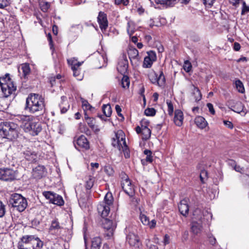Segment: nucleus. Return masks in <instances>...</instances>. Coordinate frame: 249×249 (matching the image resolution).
<instances>
[{
	"label": "nucleus",
	"instance_id": "nucleus-24",
	"mask_svg": "<svg viewBox=\"0 0 249 249\" xmlns=\"http://www.w3.org/2000/svg\"><path fill=\"white\" fill-rule=\"evenodd\" d=\"M157 4H161L166 6H173L174 5L177 0H154Z\"/></svg>",
	"mask_w": 249,
	"mask_h": 249
},
{
	"label": "nucleus",
	"instance_id": "nucleus-30",
	"mask_svg": "<svg viewBox=\"0 0 249 249\" xmlns=\"http://www.w3.org/2000/svg\"><path fill=\"white\" fill-rule=\"evenodd\" d=\"M149 124V122L145 120H142L141 122V126H137L136 127V131L138 134H140L141 132V130L143 129L144 128H148V125Z\"/></svg>",
	"mask_w": 249,
	"mask_h": 249
},
{
	"label": "nucleus",
	"instance_id": "nucleus-42",
	"mask_svg": "<svg viewBox=\"0 0 249 249\" xmlns=\"http://www.w3.org/2000/svg\"><path fill=\"white\" fill-rule=\"evenodd\" d=\"M128 53L129 57L133 58L137 57L139 54L138 51L135 48L130 49Z\"/></svg>",
	"mask_w": 249,
	"mask_h": 249
},
{
	"label": "nucleus",
	"instance_id": "nucleus-22",
	"mask_svg": "<svg viewBox=\"0 0 249 249\" xmlns=\"http://www.w3.org/2000/svg\"><path fill=\"white\" fill-rule=\"evenodd\" d=\"M61 229L58 221L57 220H53L51 223L49 228V231L52 234H57L58 231Z\"/></svg>",
	"mask_w": 249,
	"mask_h": 249
},
{
	"label": "nucleus",
	"instance_id": "nucleus-49",
	"mask_svg": "<svg viewBox=\"0 0 249 249\" xmlns=\"http://www.w3.org/2000/svg\"><path fill=\"white\" fill-rule=\"evenodd\" d=\"M183 69L187 72L190 71L192 69V65L189 61H185L184 62Z\"/></svg>",
	"mask_w": 249,
	"mask_h": 249
},
{
	"label": "nucleus",
	"instance_id": "nucleus-43",
	"mask_svg": "<svg viewBox=\"0 0 249 249\" xmlns=\"http://www.w3.org/2000/svg\"><path fill=\"white\" fill-rule=\"evenodd\" d=\"M130 82L128 76L124 75L122 79V86L124 88H128Z\"/></svg>",
	"mask_w": 249,
	"mask_h": 249
},
{
	"label": "nucleus",
	"instance_id": "nucleus-48",
	"mask_svg": "<svg viewBox=\"0 0 249 249\" xmlns=\"http://www.w3.org/2000/svg\"><path fill=\"white\" fill-rule=\"evenodd\" d=\"M54 194H55L50 191L44 192L43 193V196L47 199H49L50 202H51L53 198H54Z\"/></svg>",
	"mask_w": 249,
	"mask_h": 249
},
{
	"label": "nucleus",
	"instance_id": "nucleus-16",
	"mask_svg": "<svg viewBox=\"0 0 249 249\" xmlns=\"http://www.w3.org/2000/svg\"><path fill=\"white\" fill-rule=\"evenodd\" d=\"M34 178L40 179L46 175L45 168L43 165H38L33 169L32 172Z\"/></svg>",
	"mask_w": 249,
	"mask_h": 249
},
{
	"label": "nucleus",
	"instance_id": "nucleus-6",
	"mask_svg": "<svg viewBox=\"0 0 249 249\" xmlns=\"http://www.w3.org/2000/svg\"><path fill=\"white\" fill-rule=\"evenodd\" d=\"M9 203L12 207L16 208L17 210L23 212L27 206L26 199L18 194H13L9 199Z\"/></svg>",
	"mask_w": 249,
	"mask_h": 249
},
{
	"label": "nucleus",
	"instance_id": "nucleus-45",
	"mask_svg": "<svg viewBox=\"0 0 249 249\" xmlns=\"http://www.w3.org/2000/svg\"><path fill=\"white\" fill-rule=\"evenodd\" d=\"M166 104L168 107V113L170 116H172L174 111L173 105L171 101L167 100L166 101Z\"/></svg>",
	"mask_w": 249,
	"mask_h": 249
},
{
	"label": "nucleus",
	"instance_id": "nucleus-62",
	"mask_svg": "<svg viewBox=\"0 0 249 249\" xmlns=\"http://www.w3.org/2000/svg\"><path fill=\"white\" fill-rule=\"evenodd\" d=\"M209 241L210 243L213 246H214L216 244V239L213 236L209 237Z\"/></svg>",
	"mask_w": 249,
	"mask_h": 249
},
{
	"label": "nucleus",
	"instance_id": "nucleus-9",
	"mask_svg": "<svg viewBox=\"0 0 249 249\" xmlns=\"http://www.w3.org/2000/svg\"><path fill=\"white\" fill-rule=\"evenodd\" d=\"M105 217H103L104 219L102 220V226L104 229L107 230V231L105 233V235L108 238H110L113 234L114 230L116 226V223L115 221Z\"/></svg>",
	"mask_w": 249,
	"mask_h": 249
},
{
	"label": "nucleus",
	"instance_id": "nucleus-18",
	"mask_svg": "<svg viewBox=\"0 0 249 249\" xmlns=\"http://www.w3.org/2000/svg\"><path fill=\"white\" fill-rule=\"evenodd\" d=\"M23 153L25 156V158L29 161L32 162L35 161L36 159L37 156L36 153L30 148L28 147L25 150V148H24Z\"/></svg>",
	"mask_w": 249,
	"mask_h": 249
},
{
	"label": "nucleus",
	"instance_id": "nucleus-11",
	"mask_svg": "<svg viewBox=\"0 0 249 249\" xmlns=\"http://www.w3.org/2000/svg\"><path fill=\"white\" fill-rule=\"evenodd\" d=\"M124 141H125L124 133L121 130L118 131L115 134V137L112 139V145L121 151Z\"/></svg>",
	"mask_w": 249,
	"mask_h": 249
},
{
	"label": "nucleus",
	"instance_id": "nucleus-3",
	"mask_svg": "<svg viewBox=\"0 0 249 249\" xmlns=\"http://www.w3.org/2000/svg\"><path fill=\"white\" fill-rule=\"evenodd\" d=\"M17 125L14 123L2 122L0 123V137L13 141L18 137Z\"/></svg>",
	"mask_w": 249,
	"mask_h": 249
},
{
	"label": "nucleus",
	"instance_id": "nucleus-57",
	"mask_svg": "<svg viewBox=\"0 0 249 249\" xmlns=\"http://www.w3.org/2000/svg\"><path fill=\"white\" fill-rule=\"evenodd\" d=\"M207 106L209 108L210 112L213 115L215 114V111L213 104H212L211 103H208L207 104Z\"/></svg>",
	"mask_w": 249,
	"mask_h": 249
},
{
	"label": "nucleus",
	"instance_id": "nucleus-29",
	"mask_svg": "<svg viewBox=\"0 0 249 249\" xmlns=\"http://www.w3.org/2000/svg\"><path fill=\"white\" fill-rule=\"evenodd\" d=\"M68 63L71 66V69L79 68L82 64V62H77V59L73 57L67 60Z\"/></svg>",
	"mask_w": 249,
	"mask_h": 249
},
{
	"label": "nucleus",
	"instance_id": "nucleus-15",
	"mask_svg": "<svg viewBox=\"0 0 249 249\" xmlns=\"http://www.w3.org/2000/svg\"><path fill=\"white\" fill-rule=\"evenodd\" d=\"M188 202V199L184 198L180 201L178 205V210L180 213L185 216H186L188 214L189 210V207Z\"/></svg>",
	"mask_w": 249,
	"mask_h": 249
},
{
	"label": "nucleus",
	"instance_id": "nucleus-47",
	"mask_svg": "<svg viewBox=\"0 0 249 249\" xmlns=\"http://www.w3.org/2000/svg\"><path fill=\"white\" fill-rule=\"evenodd\" d=\"M144 114L148 116H153L156 114V110L154 108H147L145 110Z\"/></svg>",
	"mask_w": 249,
	"mask_h": 249
},
{
	"label": "nucleus",
	"instance_id": "nucleus-20",
	"mask_svg": "<svg viewBox=\"0 0 249 249\" xmlns=\"http://www.w3.org/2000/svg\"><path fill=\"white\" fill-rule=\"evenodd\" d=\"M195 123L197 126L200 129L205 128L208 124L205 119L201 116H198L196 117L195 119Z\"/></svg>",
	"mask_w": 249,
	"mask_h": 249
},
{
	"label": "nucleus",
	"instance_id": "nucleus-19",
	"mask_svg": "<svg viewBox=\"0 0 249 249\" xmlns=\"http://www.w3.org/2000/svg\"><path fill=\"white\" fill-rule=\"evenodd\" d=\"M183 112L179 109L176 110L174 117V122L175 124L178 126H181L183 124Z\"/></svg>",
	"mask_w": 249,
	"mask_h": 249
},
{
	"label": "nucleus",
	"instance_id": "nucleus-2",
	"mask_svg": "<svg viewBox=\"0 0 249 249\" xmlns=\"http://www.w3.org/2000/svg\"><path fill=\"white\" fill-rule=\"evenodd\" d=\"M20 126L26 132L33 136L37 135L41 131L42 127L39 122H36L32 116H22L20 117Z\"/></svg>",
	"mask_w": 249,
	"mask_h": 249
},
{
	"label": "nucleus",
	"instance_id": "nucleus-54",
	"mask_svg": "<svg viewBox=\"0 0 249 249\" xmlns=\"http://www.w3.org/2000/svg\"><path fill=\"white\" fill-rule=\"evenodd\" d=\"M230 162V164L231 165L234 166V169L236 171L241 173L242 171H243V169L242 168H241L240 166L235 164V161L234 160H231Z\"/></svg>",
	"mask_w": 249,
	"mask_h": 249
},
{
	"label": "nucleus",
	"instance_id": "nucleus-55",
	"mask_svg": "<svg viewBox=\"0 0 249 249\" xmlns=\"http://www.w3.org/2000/svg\"><path fill=\"white\" fill-rule=\"evenodd\" d=\"M157 76L156 73L151 74L149 75V79L153 84H157Z\"/></svg>",
	"mask_w": 249,
	"mask_h": 249
},
{
	"label": "nucleus",
	"instance_id": "nucleus-61",
	"mask_svg": "<svg viewBox=\"0 0 249 249\" xmlns=\"http://www.w3.org/2000/svg\"><path fill=\"white\" fill-rule=\"evenodd\" d=\"M223 123L224 124L229 128H233V125L231 122L228 121H224Z\"/></svg>",
	"mask_w": 249,
	"mask_h": 249
},
{
	"label": "nucleus",
	"instance_id": "nucleus-52",
	"mask_svg": "<svg viewBox=\"0 0 249 249\" xmlns=\"http://www.w3.org/2000/svg\"><path fill=\"white\" fill-rule=\"evenodd\" d=\"M147 54L148 56H147V57L148 58H150V59H151L153 61H155L156 60L157 56L156 53L154 52L150 51L147 52Z\"/></svg>",
	"mask_w": 249,
	"mask_h": 249
},
{
	"label": "nucleus",
	"instance_id": "nucleus-59",
	"mask_svg": "<svg viewBox=\"0 0 249 249\" xmlns=\"http://www.w3.org/2000/svg\"><path fill=\"white\" fill-rule=\"evenodd\" d=\"M82 106L83 107H85L86 109H90L91 107V106L86 100H84L82 101Z\"/></svg>",
	"mask_w": 249,
	"mask_h": 249
},
{
	"label": "nucleus",
	"instance_id": "nucleus-17",
	"mask_svg": "<svg viewBox=\"0 0 249 249\" xmlns=\"http://www.w3.org/2000/svg\"><path fill=\"white\" fill-rule=\"evenodd\" d=\"M118 71L122 74L124 75L127 72L128 68V61L126 58H123L119 60L117 66Z\"/></svg>",
	"mask_w": 249,
	"mask_h": 249
},
{
	"label": "nucleus",
	"instance_id": "nucleus-5",
	"mask_svg": "<svg viewBox=\"0 0 249 249\" xmlns=\"http://www.w3.org/2000/svg\"><path fill=\"white\" fill-rule=\"evenodd\" d=\"M0 86L2 92L6 97L10 96L17 89L9 74H6L5 77H0Z\"/></svg>",
	"mask_w": 249,
	"mask_h": 249
},
{
	"label": "nucleus",
	"instance_id": "nucleus-34",
	"mask_svg": "<svg viewBox=\"0 0 249 249\" xmlns=\"http://www.w3.org/2000/svg\"><path fill=\"white\" fill-rule=\"evenodd\" d=\"M73 71V75L78 80H81L83 78V75L81 73L80 69L78 68L71 69Z\"/></svg>",
	"mask_w": 249,
	"mask_h": 249
},
{
	"label": "nucleus",
	"instance_id": "nucleus-13",
	"mask_svg": "<svg viewBox=\"0 0 249 249\" xmlns=\"http://www.w3.org/2000/svg\"><path fill=\"white\" fill-rule=\"evenodd\" d=\"M229 105L231 106V109L233 111L240 113L243 112L245 114L246 112L244 110V106L242 103L240 101L234 102L233 100H231L229 102Z\"/></svg>",
	"mask_w": 249,
	"mask_h": 249
},
{
	"label": "nucleus",
	"instance_id": "nucleus-58",
	"mask_svg": "<svg viewBox=\"0 0 249 249\" xmlns=\"http://www.w3.org/2000/svg\"><path fill=\"white\" fill-rule=\"evenodd\" d=\"M189 236V232L188 231L186 230L185 231L182 235V240L183 241H185L187 240L188 239Z\"/></svg>",
	"mask_w": 249,
	"mask_h": 249
},
{
	"label": "nucleus",
	"instance_id": "nucleus-53",
	"mask_svg": "<svg viewBox=\"0 0 249 249\" xmlns=\"http://www.w3.org/2000/svg\"><path fill=\"white\" fill-rule=\"evenodd\" d=\"M10 4V0H0V8L3 9Z\"/></svg>",
	"mask_w": 249,
	"mask_h": 249
},
{
	"label": "nucleus",
	"instance_id": "nucleus-7",
	"mask_svg": "<svg viewBox=\"0 0 249 249\" xmlns=\"http://www.w3.org/2000/svg\"><path fill=\"white\" fill-rule=\"evenodd\" d=\"M113 198L111 193H107L104 200L97 206V210L102 217H107L110 212V206L112 204Z\"/></svg>",
	"mask_w": 249,
	"mask_h": 249
},
{
	"label": "nucleus",
	"instance_id": "nucleus-8",
	"mask_svg": "<svg viewBox=\"0 0 249 249\" xmlns=\"http://www.w3.org/2000/svg\"><path fill=\"white\" fill-rule=\"evenodd\" d=\"M121 186L124 192L130 196L134 195V188L133 185L128 178L125 174L122 175Z\"/></svg>",
	"mask_w": 249,
	"mask_h": 249
},
{
	"label": "nucleus",
	"instance_id": "nucleus-28",
	"mask_svg": "<svg viewBox=\"0 0 249 249\" xmlns=\"http://www.w3.org/2000/svg\"><path fill=\"white\" fill-rule=\"evenodd\" d=\"M101 241V239L99 237L93 238L91 241V249H99Z\"/></svg>",
	"mask_w": 249,
	"mask_h": 249
},
{
	"label": "nucleus",
	"instance_id": "nucleus-10",
	"mask_svg": "<svg viewBox=\"0 0 249 249\" xmlns=\"http://www.w3.org/2000/svg\"><path fill=\"white\" fill-rule=\"evenodd\" d=\"M16 172L8 168H0V180L3 181H12L16 179Z\"/></svg>",
	"mask_w": 249,
	"mask_h": 249
},
{
	"label": "nucleus",
	"instance_id": "nucleus-33",
	"mask_svg": "<svg viewBox=\"0 0 249 249\" xmlns=\"http://www.w3.org/2000/svg\"><path fill=\"white\" fill-rule=\"evenodd\" d=\"M94 180V178L93 177L91 176H89L88 177L86 181V188L87 189L89 190L92 187Z\"/></svg>",
	"mask_w": 249,
	"mask_h": 249
},
{
	"label": "nucleus",
	"instance_id": "nucleus-64",
	"mask_svg": "<svg viewBox=\"0 0 249 249\" xmlns=\"http://www.w3.org/2000/svg\"><path fill=\"white\" fill-rule=\"evenodd\" d=\"M241 48L240 44L238 42H235L233 44V49L235 51H238Z\"/></svg>",
	"mask_w": 249,
	"mask_h": 249
},
{
	"label": "nucleus",
	"instance_id": "nucleus-37",
	"mask_svg": "<svg viewBox=\"0 0 249 249\" xmlns=\"http://www.w3.org/2000/svg\"><path fill=\"white\" fill-rule=\"evenodd\" d=\"M236 88L238 92L243 93L245 92V89L242 82L240 80H237L235 82Z\"/></svg>",
	"mask_w": 249,
	"mask_h": 249
},
{
	"label": "nucleus",
	"instance_id": "nucleus-31",
	"mask_svg": "<svg viewBox=\"0 0 249 249\" xmlns=\"http://www.w3.org/2000/svg\"><path fill=\"white\" fill-rule=\"evenodd\" d=\"M102 110L106 117H109L110 116L112 109L109 105H104L102 106Z\"/></svg>",
	"mask_w": 249,
	"mask_h": 249
},
{
	"label": "nucleus",
	"instance_id": "nucleus-23",
	"mask_svg": "<svg viewBox=\"0 0 249 249\" xmlns=\"http://www.w3.org/2000/svg\"><path fill=\"white\" fill-rule=\"evenodd\" d=\"M19 72L22 73V76L24 78L29 75L31 71V69L29 65L27 63L22 64L21 65L20 68L19 69Z\"/></svg>",
	"mask_w": 249,
	"mask_h": 249
},
{
	"label": "nucleus",
	"instance_id": "nucleus-36",
	"mask_svg": "<svg viewBox=\"0 0 249 249\" xmlns=\"http://www.w3.org/2000/svg\"><path fill=\"white\" fill-rule=\"evenodd\" d=\"M121 150H123L124 154V156L125 158H129L130 157V152L126 145V142H123V145L121 147Z\"/></svg>",
	"mask_w": 249,
	"mask_h": 249
},
{
	"label": "nucleus",
	"instance_id": "nucleus-50",
	"mask_svg": "<svg viewBox=\"0 0 249 249\" xmlns=\"http://www.w3.org/2000/svg\"><path fill=\"white\" fill-rule=\"evenodd\" d=\"M5 213V205L0 201V217H2L4 216Z\"/></svg>",
	"mask_w": 249,
	"mask_h": 249
},
{
	"label": "nucleus",
	"instance_id": "nucleus-41",
	"mask_svg": "<svg viewBox=\"0 0 249 249\" xmlns=\"http://www.w3.org/2000/svg\"><path fill=\"white\" fill-rule=\"evenodd\" d=\"M86 120L89 126L92 128V129H94L95 128V119L93 118H90V117H86Z\"/></svg>",
	"mask_w": 249,
	"mask_h": 249
},
{
	"label": "nucleus",
	"instance_id": "nucleus-27",
	"mask_svg": "<svg viewBox=\"0 0 249 249\" xmlns=\"http://www.w3.org/2000/svg\"><path fill=\"white\" fill-rule=\"evenodd\" d=\"M51 202L58 206H62L64 203L62 197L56 194H54V198Z\"/></svg>",
	"mask_w": 249,
	"mask_h": 249
},
{
	"label": "nucleus",
	"instance_id": "nucleus-39",
	"mask_svg": "<svg viewBox=\"0 0 249 249\" xmlns=\"http://www.w3.org/2000/svg\"><path fill=\"white\" fill-rule=\"evenodd\" d=\"M165 82V79L162 71H160L159 76H157V84L159 86H163Z\"/></svg>",
	"mask_w": 249,
	"mask_h": 249
},
{
	"label": "nucleus",
	"instance_id": "nucleus-26",
	"mask_svg": "<svg viewBox=\"0 0 249 249\" xmlns=\"http://www.w3.org/2000/svg\"><path fill=\"white\" fill-rule=\"evenodd\" d=\"M202 226L197 222H193L191 226V231L196 235L199 233L201 231Z\"/></svg>",
	"mask_w": 249,
	"mask_h": 249
},
{
	"label": "nucleus",
	"instance_id": "nucleus-14",
	"mask_svg": "<svg viewBox=\"0 0 249 249\" xmlns=\"http://www.w3.org/2000/svg\"><path fill=\"white\" fill-rule=\"evenodd\" d=\"M74 144L75 148L77 149H79L77 146L86 149H88L89 148V143L86 137L83 135L79 137L77 139L76 141L74 142Z\"/></svg>",
	"mask_w": 249,
	"mask_h": 249
},
{
	"label": "nucleus",
	"instance_id": "nucleus-12",
	"mask_svg": "<svg viewBox=\"0 0 249 249\" xmlns=\"http://www.w3.org/2000/svg\"><path fill=\"white\" fill-rule=\"evenodd\" d=\"M97 21L102 31H105L108 26V21L107 15L100 11L97 17Z\"/></svg>",
	"mask_w": 249,
	"mask_h": 249
},
{
	"label": "nucleus",
	"instance_id": "nucleus-51",
	"mask_svg": "<svg viewBox=\"0 0 249 249\" xmlns=\"http://www.w3.org/2000/svg\"><path fill=\"white\" fill-rule=\"evenodd\" d=\"M199 177L201 182L204 183V179L207 177V172L205 170H202L200 173Z\"/></svg>",
	"mask_w": 249,
	"mask_h": 249
},
{
	"label": "nucleus",
	"instance_id": "nucleus-44",
	"mask_svg": "<svg viewBox=\"0 0 249 249\" xmlns=\"http://www.w3.org/2000/svg\"><path fill=\"white\" fill-rule=\"evenodd\" d=\"M153 62L150 58L146 56L144 59L143 66L144 68H150L151 67Z\"/></svg>",
	"mask_w": 249,
	"mask_h": 249
},
{
	"label": "nucleus",
	"instance_id": "nucleus-32",
	"mask_svg": "<svg viewBox=\"0 0 249 249\" xmlns=\"http://www.w3.org/2000/svg\"><path fill=\"white\" fill-rule=\"evenodd\" d=\"M140 133H142V140H147L150 137L151 131L149 128H144L143 129L141 130Z\"/></svg>",
	"mask_w": 249,
	"mask_h": 249
},
{
	"label": "nucleus",
	"instance_id": "nucleus-56",
	"mask_svg": "<svg viewBox=\"0 0 249 249\" xmlns=\"http://www.w3.org/2000/svg\"><path fill=\"white\" fill-rule=\"evenodd\" d=\"M243 8L241 15H244L245 13L249 12V6H247L244 1H242Z\"/></svg>",
	"mask_w": 249,
	"mask_h": 249
},
{
	"label": "nucleus",
	"instance_id": "nucleus-35",
	"mask_svg": "<svg viewBox=\"0 0 249 249\" xmlns=\"http://www.w3.org/2000/svg\"><path fill=\"white\" fill-rule=\"evenodd\" d=\"M135 30V25L134 23L129 21L127 22V32L129 36L133 34Z\"/></svg>",
	"mask_w": 249,
	"mask_h": 249
},
{
	"label": "nucleus",
	"instance_id": "nucleus-46",
	"mask_svg": "<svg viewBox=\"0 0 249 249\" xmlns=\"http://www.w3.org/2000/svg\"><path fill=\"white\" fill-rule=\"evenodd\" d=\"M140 219L143 225H146L149 224V219L145 214L141 213L140 215Z\"/></svg>",
	"mask_w": 249,
	"mask_h": 249
},
{
	"label": "nucleus",
	"instance_id": "nucleus-4",
	"mask_svg": "<svg viewBox=\"0 0 249 249\" xmlns=\"http://www.w3.org/2000/svg\"><path fill=\"white\" fill-rule=\"evenodd\" d=\"M43 243L38 238L33 235H26L21 238V243H19L18 249H41Z\"/></svg>",
	"mask_w": 249,
	"mask_h": 249
},
{
	"label": "nucleus",
	"instance_id": "nucleus-1",
	"mask_svg": "<svg viewBox=\"0 0 249 249\" xmlns=\"http://www.w3.org/2000/svg\"><path fill=\"white\" fill-rule=\"evenodd\" d=\"M45 108L44 99L38 94L30 93L26 100L25 110L32 113L42 111Z\"/></svg>",
	"mask_w": 249,
	"mask_h": 249
},
{
	"label": "nucleus",
	"instance_id": "nucleus-63",
	"mask_svg": "<svg viewBox=\"0 0 249 249\" xmlns=\"http://www.w3.org/2000/svg\"><path fill=\"white\" fill-rule=\"evenodd\" d=\"M47 39L49 42V45L50 46V48L52 49V48L53 47V44L52 37L51 34H48V35H47Z\"/></svg>",
	"mask_w": 249,
	"mask_h": 249
},
{
	"label": "nucleus",
	"instance_id": "nucleus-40",
	"mask_svg": "<svg viewBox=\"0 0 249 249\" xmlns=\"http://www.w3.org/2000/svg\"><path fill=\"white\" fill-rule=\"evenodd\" d=\"M143 153L146 155L145 161L149 163H151L153 161L152 151L151 150L146 149L144 151Z\"/></svg>",
	"mask_w": 249,
	"mask_h": 249
},
{
	"label": "nucleus",
	"instance_id": "nucleus-21",
	"mask_svg": "<svg viewBox=\"0 0 249 249\" xmlns=\"http://www.w3.org/2000/svg\"><path fill=\"white\" fill-rule=\"evenodd\" d=\"M139 237L133 233H129L126 236V241L130 246H135L139 242Z\"/></svg>",
	"mask_w": 249,
	"mask_h": 249
},
{
	"label": "nucleus",
	"instance_id": "nucleus-60",
	"mask_svg": "<svg viewBox=\"0 0 249 249\" xmlns=\"http://www.w3.org/2000/svg\"><path fill=\"white\" fill-rule=\"evenodd\" d=\"M214 1L215 0H203V3L206 6H208L210 7H211L213 4V3Z\"/></svg>",
	"mask_w": 249,
	"mask_h": 249
},
{
	"label": "nucleus",
	"instance_id": "nucleus-38",
	"mask_svg": "<svg viewBox=\"0 0 249 249\" xmlns=\"http://www.w3.org/2000/svg\"><path fill=\"white\" fill-rule=\"evenodd\" d=\"M104 170L105 172L109 176H112L114 174L113 168L109 164L105 165Z\"/></svg>",
	"mask_w": 249,
	"mask_h": 249
},
{
	"label": "nucleus",
	"instance_id": "nucleus-25",
	"mask_svg": "<svg viewBox=\"0 0 249 249\" xmlns=\"http://www.w3.org/2000/svg\"><path fill=\"white\" fill-rule=\"evenodd\" d=\"M193 89L192 94L194 96V99L196 102L199 101L202 98V94L200 90L194 85H192Z\"/></svg>",
	"mask_w": 249,
	"mask_h": 249
}]
</instances>
